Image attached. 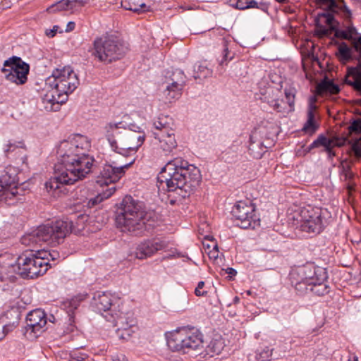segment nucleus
Returning <instances> with one entry per match:
<instances>
[{
	"label": "nucleus",
	"mask_w": 361,
	"mask_h": 361,
	"mask_svg": "<svg viewBox=\"0 0 361 361\" xmlns=\"http://www.w3.org/2000/svg\"><path fill=\"white\" fill-rule=\"evenodd\" d=\"M94 162L92 157L80 153L70 142L63 140L57 149L54 176L46 182V190L53 196H59L63 192L62 188L64 185L74 184L90 173Z\"/></svg>",
	"instance_id": "1"
},
{
	"label": "nucleus",
	"mask_w": 361,
	"mask_h": 361,
	"mask_svg": "<svg viewBox=\"0 0 361 361\" xmlns=\"http://www.w3.org/2000/svg\"><path fill=\"white\" fill-rule=\"evenodd\" d=\"M158 179L164 183L169 192H176L182 198L188 197L199 185L200 169L181 157L169 161L161 169Z\"/></svg>",
	"instance_id": "2"
},
{
	"label": "nucleus",
	"mask_w": 361,
	"mask_h": 361,
	"mask_svg": "<svg viewBox=\"0 0 361 361\" xmlns=\"http://www.w3.org/2000/svg\"><path fill=\"white\" fill-rule=\"evenodd\" d=\"M150 217L151 214L145 211L142 202L126 195L118 208L116 224L123 231L140 235L148 229L147 226H151V224H147Z\"/></svg>",
	"instance_id": "3"
},
{
	"label": "nucleus",
	"mask_w": 361,
	"mask_h": 361,
	"mask_svg": "<svg viewBox=\"0 0 361 361\" xmlns=\"http://www.w3.org/2000/svg\"><path fill=\"white\" fill-rule=\"evenodd\" d=\"M291 285L300 295L309 290L317 295H324L329 292L326 284L328 276L326 269L307 263L291 269L289 274Z\"/></svg>",
	"instance_id": "4"
},
{
	"label": "nucleus",
	"mask_w": 361,
	"mask_h": 361,
	"mask_svg": "<svg viewBox=\"0 0 361 361\" xmlns=\"http://www.w3.org/2000/svg\"><path fill=\"white\" fill-rule=\"evenodd\" d=\"M75 231L73 219H59L50 224L39 226L35 231L25 235L21 238V243L31 247L40 245L42 242L56 245L62 243L69 233Z\"/></svg>",
	"instance_id": "5"
},
{
	"label": "nucleus",
	"mask_w": 361,
	"mask_h": 361,
	"mask_svg": "<svg viewBox=\"0 0 361 361\" xmlns=\"http://www.w3.org/2000/svg\"><path fill=\"white\" fill-rule=\"evenodd\" d=\"M48 270L44 259L36 253L23 255L14 263H7L0 266V281L14 282L15 274L23 278L34 279L44 274Z\"/></svg>",
	"instance_id": "6"
},
{
	"label": "nucleus",
	"mask_w": 361,
	"mask_h": 361,
	"mask_svg": "<svg viewBox=\"0 0 361 361\" xmlns=\"http://www.w3.org/2000/svg\"><path fill=\"white\" fill-rule=\"evenodd\" d=\"M166 342L170 350L183 354L200 353L204 348L203 334L193 326H184L168 333Z\"/></svg>",
	"instance_id": "7"
},
{
	"label": "nucleus",
	"mask_w": 361,
	"mask_h": 361,
	"mask_svg": "<svg viewBox=\"0 0 361 361\" xmlns=\"http://www.w3.org/2000/svg\"><path fill=\"white\" fill-rule=\"evenodd\" d=\"M46 85L54 90L51 101L63 103L68 94L72 93L79 85L77 74L71 66L56 68L46 80Z\"/></svg>",
	"instance_id": "8"
},
{
	"label": "nucleus",
	"mask_w": 361,
	"mask_h": 361,
	"mask_svg": "<svg viewBox=\"0 0 361 361\" xmlns=\"http://www.w3.org/2000/svg\"><path fill=\"white\" fill-rule=\"evenodd\" d=\"M127 51L128 47L115 34L106 33L96 37L93 42L92 55L104 63H111L122 59Z\"/></svg>",
	"instance_id": "9"
},
{
	"label": "nucleus",
	"mask_w": 361,
	"mask_h": 361,
	"mask_svg": "<svg viewBox=\"0 0 361 361\" xmlns=\"http://www.w3.org/2000/svg\"><path fill=\"white\" fill-rule=\"evenodd\" d=\"M295 224L302 231L309 233H320L326 226V220L321 208L310 205L301 208L293 216Z\"/></svg>",
	"instance_id": "10"
},
{
	"label": "nucleus",
	"mask_w": 361,
	"mask_h": 361,
	"mask_svg": "<svg viewBox=\"0 0 361 361\" xmlns=\"http://www.w3.org/2000/svg\"><path fill=\"white\" fill-rule=\"evenodd\" d=\"M1 71L5 78L18 85H24L27 81L30 66L18 56H12L4 63Z\"/></svg>",
	"instance_id": "11"
},
{
	"label": "nucleus",
	"mask_w": 361,
	"mask_h": 361,
	"mask_svg": "<svg viewBox=\"0 0 361 361\" xmlns=\"http://www.w3.org/2000/svg\"><path fill=\"white\" fill-rule=\"evenodd\" d=\"M17 180L16 169L6 168L5 173L0 177V202L5 201L10 204L9 200L20 195L19 190L22 189L16 185Z\"/></svg>",
	"instance_id": "12"
},
{
	"label": "nucleus",
	"mask_w": 361,
	"mask_h": 361,
	"mask_svg": "<svg viewBox=\"0 0 361 361\" xmlns=\"http://www.w3.org/2000/svg\"><path fill=\"white\" fill-rule=\"evenodd\" d=\"M145 140V134L141 131L126 130L123 137L120 139L118 150L115 152L126 156L128 153L135 152L141 147Z\"/></svg>",
	"instance_id": "13"
},
{
	"label": "nucleus",
	"mask_w": 361,
	"mask_h": 361,
	"mask_svg": "<svg viewBox=\"0 0 361 361\" xmlns=\"http://www.w3.org/2000/svg\"><path fill=\"white\" fill-rule=\"evenodd\" d=\"M352 45L355 51L359 53L358 63L355 67L348 68L345 82L361 92V35L358 37L354 36Z\"/></svg>",
	"instance_id": "14"
},
{
	"label": "nucleus",
	"mask_w": 361,
	"mask_h": 361,
	"mask_svg": "<svg viewBox=\"0 0 361 361\" xmlns=\"http://www.w3.org/2000/svg\"><path fill=\"white\" fill-rule=\"evenodd\" d=\"M168 243L162 238H155L140 242L136 247L135 256L144 259L152 256L157 252L167 248Z\"/></svg>",
	"instance_id": "15"
},
{
	"label": "nucleus",
	"mask_w": 361,
	"mask_h": 361,
	"mask_svg": "<svg viewBox=\"0 0 361 361\" xmlns=\"http://www.w3.org/2000/svg\"><path fill=\"white\" fill-rule=\"evenodd\" d=\"M47 323V317L44 310L36 309L30 312L26 317V334H33L37 337L44 331L43 328Z\"/></svg>",
	"instance_id": "16"
},
{
	"label": "nucleus",
	"mask_w": 361,
	"mask_h": 361,
	"mask_svg": "<svg viewBox=\"0 0 361 361\" xmlns=\"http://www.w3.org/2000/svg\"><path fill=\"white\" fill-rule=\"evenodd\" d=\"M134 159L129 163L118 164L113 161L111 164L104 165L100 171L101 178L104 179V183L108 185L111 183H116L124 176L126 170L133 163Z\"/></svg>",
	"instance_id": "17"
},
{
	"label": "nucleus",
	"mask_w": 361,
	"mask_h": 361,
	"mask_svg": "<svg viewBox=\"0 0 361 361\" xmlns=\"http://www.w3.org/2000/svg\"><path fill=\"white\" fill-rule=\"evenodd\" d=\"M104 134L111 149L118 150L120 139L123 137L126 128L123 122H109L104 126Z\"/></svg>",
	"instance_id": "18"
},
{
	"label": "nucleus",
	"mask_w": 361,
	"mask_h": 361,
	"mask_svg": "<svg viewBox=\"0 0 361 361\" xmlns=\"http://www.w3.org/2000/svg\"><path fill=\"white\" fill-rule=\"evenodd\" d=\"M114 320L117 325L121 326L116 331L117 337L121 340H128L135 332V329H136L133 315L130 313L126 314L121 313L116 316Z\"/></svg>",
	"instance_id": "19"
},
{
	"label": "nucleus",
	"mask_w": 361,
	"mask_h": 361,
	"mask_svg": "<svg viewBox=\"0 0 361 361\" xmlns=\"http://www.w3.org/2000/svg\"><path fill=\"white\" fill-rule=\"evenodd\" d=\"M114 297L108 292H97L94 294L91 305L95 311L102 314L103 312H111Z\"/></svg>",
	"instance_id": "20"
},
{
	"label": "nucleus",
	"mask_w": 361,
	"mask_h": 361,
	"mask_svg": "<svg viewBox=\"0 0 361 361\" xmlns=\"http://www.w3.org/2000/svg\"><path fill=\"white\" fill-rule=\"evenodd\" d=\"M235 225L241 228H248V205L243 200L238 201L232 209Z\"/></svg>",
	"instance_id": "21"
},
{
	"label": "nucleus",
	"mask_w": 361,
	"mask_h": 361,
	"mask_svg": "<svg viewBox=\"0 0 361 361\" xmlns=\"http://www.w3.org/2000/svg\"><path fill=\"white\" fill-rule=\"evenodd\" d=\"M155 140H157L159 147L163 151L165 155L171 153L177 147V142L175 137L174 131L162 133L161 132L154 133Z\"/></svg>",
	"instance_id": "22"
},
{
	"label": "nucleus",
	"mask_w": 361,
	"mask_h": 361,
	"mask_svg": "<svg viewBox=\"0 0 361 361\" xmlns=\"http://www.w3.org/2000/svg\"><path fill=\"white\" fill-rule=\"evenodd\" d=\"M319 1L321 4L325 5L329 11L341 13L345 19H350L351 18V11L343 0L339 1H336V0Z\"/></svg>",
	"instance_id": "23"
},
{
	"label": "nucleus",
	"mask_w": 361,
	"mask_h": 361,
	"mask_svg": "<svg viewBox=\"0 0 361 361\" xmlns=\"http://www.w3.org/2000/svg\"><path fill=\"white\" fill-rule=\"evenodd\" d=\"M232 43H228L227 41L223 42V50L221 56L218 58L219 66L216 71L219 74L222 75L224 73L225 68L229 61L233 59L235 53L231 50Z\"/></svg>",
	"instance_id": "24"
},
{
	"label": "nucleus",
	"mask_w": 361,
	"mask_h": 361,
	"mask_svg": "<svg viewBox=\"0 0 361 361\" xmlns=\"http://www.w3.org/2000/svg\"><path fill=\"white\" fill-rule=\"evenodd\" d=\"M166 83L170 86L184 87L186 83V76L184 72L179 68L168 71L166 74Z\"/></svg>",
	"instance_id": "25"
},
{
	"label": "nucleus",
	"mask_w": 361,
	"mask_h": 361,
	"mask_svg": "<svg viewBox=\"0 0 361 361\" xmlns=\"http://www.w3.org/2000/svg\"><path fill=\"white\" fill-rule=\"evenodd\" d=\"M74 147L75 149H78V152L82 154H87V151L91 147V142L89 138L80 134H75L72 135L67 140Z\"/></svg>",
	"instance_id": "26"
},
{
	"label": "nucleus",
	"mask_w": 361,
	"mask_h": 361,
	"mask_svg": "<svg viewBox=\"0 0 361 361\" xmlns=\"http://www.w3.org/2000/svg\"><path fill=\"white\" fill-rule=\"evenodd\" d=\"M155 131L154 133L161 132L162 133H166L167 132L174 131L173 129L172 118L168 116L160 115L153 123Z\"/></svg>",
	"instance_id": "27"
},
{
	"label": "nucleus",
	"mask_w": 361,
	"mask_h": 361,
	"mask_svg": "<svg viewBox=\"0 0 361 361\" xmlns=\"http://www.w3.org/2000/svg\"><path fill=\"white\" fill-rule=\"evenodd\" d=\"M59 356L60 357L59 361H91L90 357L86 353L78 350L71 353L61 352Z\"/></svg>",
	"instance_id": "28"
},
{
	"label": "nucleus",
	"mask_w": 361,
	"mask_h": 361,
	"mask_svg": "<svg viewBox=\"0 0 361 361\" xmlns=\"http://www.w3.org/2000/svg\"><path fill=\"white\" fill-rule=\"evenodd\" d=\"M183 88V87L166 85L163 92L165 99L170 103L178 100L182 96Z\"/></svg>",
	"instance_id": "29"
},
{
	"label": "nucleus",
	"mask_w": 361,
	"mask_h": 361,
	"mask_svg": "<svg viewBox=\"0 0 361 361\" xmlns=\"http://www.w3.org/2000/svg\"><path fill=\"white\" fill-rule=\"evenodd\" d=\"M334 31L335 36L336 37L350 40L351 42L353 41L354 36H357L358 35L356 27L352 24H348L345 29L335 28Z\"/></svg>",
	"instance_id": "30"
},
{
	"label": "nucleus",
	"mask_w": 361,
	"mask_h": 361,
	"mask_svg": "<svg viewBox=\"0 0 361 361\" xmlns=\"http://www.w3.org/2000/svg\"><path fill=\"white\" fill-rule=\"evenodd\" d=\"M121 6L135 13L145 11L147 6L142 0H121Z\"/></svg>",
	"instance_id": "31"
},
{
	"label": "nucleus",
	"mask_w": 361,
	"mask_h": 361,
	"mask_svg": "<svg viewBox=\"0 0 361 361\" xmlns=\"http://www.w3.org/2000/svg\"><path fill=\"white\" fill-rule=\"evenodd\" d=\"M115 191L116 188L114 187L109 188L106 191H104L102 193H99L95 197L87 199L86 205L89 208H92L97 204L102 202L104 200L109 198Z\"/></svg>",
	"instance_id": "32"
},
{
	"label": "nucleus",
	"mask_w": 361,
	"mask_h": 361,
	"mask_svg": "<svg viewBox=\"0 0 361 361\" xmlns=\"http://www.w3.org/2000/svg\"><path fill=\"white\" fill-rule=\"evenodd\" d=\"M193 77L197 79H204L212 76V70L207 67L206 62H199L194 66Z\"/></svg>",
	"instance_id": "33"
},
{
	"label": "nucleus",
	"mask_w": 361,
	"mask_h": 361,
	"mask_svg": "<svg viewBox=\"0 0 361 361\" xmlns=\"http://www.w3.org/2000/svg\"><path fill=\"white\" fill-rule=\"evenodd\" d=\"M78 3L77 0L70 1V0H61L59 2L52 4L47 8V11L49 13L58 11H63V10H71L75 6V4Z\"/></svg>",
	"instance_id": "34"
},
{
	"label": "nucleus",
	"mask_w": 361,
	"mask_h": 361,
	"mask_svg": "<svg viewBox=\"0 0 361 361\" xmlns=\"http://www.w3.org/2000/svg\"><path fill=\"white\" fill-rule=\"evenodd\" d=\"M39 257L44 259L47 267H51L56 264V261L59 258V253L56 250L52 251H37Z\"/></svg>",
	"instance_id": "35"
},
{
	"label": "nucleus",
	"mask_w": 361,
	"mask_h": 361,
	"mask_svg": "<svg viewBox=\"0 0 361 361\" xmlns=\"http://www.w3.org/2000/svg\"><path fill=\"white\" fill-rule=\"evenodd\" d=\"M317 90L319 93L329 92L330 94H335L339 92L338 85L331 81H325L320 83L317 87Z\"/></svg>",
	"instance_id": "36"
},
{
	"label": "nucleus",
	"mask_w": 361,
	"mask_h": 361,
	"mask_svg": "<svg viewBox=\"0 0 361 361\" xmlns=\"http://www.w3.org/2000/svg\"><path fill=\"white\" fill-rule=\"evenodd\" d=\"M337 56L341 60L349 61L353 58L352 49L345 42H342L338 47Z\"/></svg>",
	"instance_id": "37"
},
{
	"label": "nucleus",
	"mask_w": 361,
	"mask_h": 361,
	"mask_svg": "<svg viewBox=\"0 0 361 361\" xmlns=\"http://www.w3.org/2000/svg\"><path fill=\"white\" fill-rule=\"evenodd\" d=\"M16 320L13 321L12 322L6 323L5 324L1 329L2 331L0 332V341L2 340L7 334L12 331L18 324V314L16 312Z\"/></svg>",
	"instance_id": "38"
},
{
	"label": "nucleus",
	"mask_w": 361,
	"mask_h": 361,
	"mask_svg": "<svg viewBox=\"0 0 361 361\" xmlns=\"http://www.w3.org/2000/svg\"><path fill=\"white\" fill-rule=\"evenodd\" d=\"M208 350H207V353L209 354L210 353L214 354L221 353V350L224 348V343L221 340H212L207 345Z\"/></svg>",
	"instance_id": "39"
},
{
	"label": "nucleus",
	"mask_w": 361,
	"mask_h": 361,
	"mask_svg": "<svg viewBox=\"0 0 361 361\" xmlns=\"http://www.w3.org/2000/svg\"><path fill=\"white\" fill-rule=\"evenodd\" d=\"M264 102H267L273 109L279 113L285 112V108L283 106V101L279 99H269L265 96L263 99Z\"/></svg>",
	"instance_id": "40"
},
{
	"label": "nucleus",
	"mask_w": 361,
	"mask_h": 361,
	"mask_svg": "<svg viewBox=\"0 0 361 361\" xmlns=\"http://www.w3.org/2000/svg\"><path fill=\"white\" fill-rule=\"evenodd\" d=\"M272 351L273 349L269 347L258 350L256 353V359L258 361H269L271 359Z\"/></svg>",
	"instance_id": "41"
},
{
	"label": "nucleus",
	"mask_w": 361,
	"mask_h": 361,
	"mask_svg": "<svg viewBox=\"0 0 361 361\" xmlns=\"http://www.w3.org/2000/svg\"><path fill=\"white\" fill-rule=\"evenodd\" d=\"M314 99L311 98V101L308 104L307 112V121L311 123H318L316 119V111L317 106L314 103Z\"/></svg>",
	"instance_id": "42"
},
{
	"label": "nucleus",
	"mask_w": 361,
	"mask_h": 361,
	"mask_svg": "<svg viewBox=\"0 0 361 361\" xmlns=\"http://www.w3.org/2000/svg\"><path fill=\"white\" fill-rule=\"evenodd\" d=\"M284 93L286 99L287 100V103L288 104V106L290 107V110L293 111L294 109L296 90L294 87H289L288 88L285 89Z\"/></svg>",
	"instance_id": "43"
},
{
	"label": "nucleus",
	"mask_w": 361,
	"mask_h": 361,
	"mask_svg": "<svg viewBox=\"0 0 361 361\" xmlns=\"http://www.w3.org/2000/svg\"><path fill=\"white\" fill-rule=\"evenodd\" d=\"M317 142H318V145L323 146L325 148V151L328 153L331 152V148L333 146V142L331 140L327 138L324 135H319L317 138Z\"/></svg>",
	"instance_id": "44"
},
{
	"label": "nucleus",
	"mask_w": 361,
	"mask_h": 361,
	"mask_svg": "<svg viewBox=\"0 0 361 361\" xmlns=\"http://www.w3.org/2000/svg\"><path fill=\"white\" fill-rule=\"evenodd\" d=\"M319 123H311L306 121L302 126V131L306 135H312L319 129Z\"/></svg>",
	"instance_id": "45"
},
{
	"label": "nucleus",
	"mask_w": 361,
	"mask_h": 361,
	"mask_svg": "<svg viewBox=\"0 0 361 361\" xmlns=\"http://www.w3.org/2000/svg\"><path fill=\"white\" fill-rule=\"evenodd\" d=\"M90 216L85 214H80L78 215L75 219V224L77 227V230L80 231L84 228L85 224L89 221Z\"/></svg>",
	"instance_id": "46"
},
{
	"label": "nucleus",
	"mask_w": 361,
	"mask_h": 361,
	"mask_svg": "<svg viewBox=\"0 0 361 361\" xmlns=\"http://www.w3.org/2000/svg\"><path fill=\"white\" fill-rule=\"evenodd\" d=\"M350 133L355 134L361 133V118H357L353 121L348 128Z\"/></svg>",
	"instance_id": "47"
},
{
	"label": "nucleus",
	"mask_w": 361,
	"mask_h": 361,
	"mask_svg": "<svg viewBox=\"0 0 361 361\" xmlns=\"http://www.w3.org/2000/svg\"><path fill=\"white\" fill-rule=\"evenodd\" d=\"M231 4L240 10L248 8V0H232Z\"/></svg>",
	"instance_id": "48"
},
{
	"label": "nucleus",
	"mask_w": 361,
	"mask_h": 361,
	"mask_svg": "<svg viewBox=\"0 0 361 361\" xmlns=\"http://www.w3.org/2000/svg\"><path fill=\"white\" fill-rule=\"evenodd\" d=\"M259 8L263 11L268 9V6L265 4L258 3L255 0H250V8Z\"/></svg>",
	"instance_id": "49"
},
{
	"label": "nucleus",
	"mask_w": 361,
	"mask_h": 361,
	"mask_svg": "<svg viewBox=\"0 0 361 361\" xmlns=\"http://www.w3.org/2000/svg\"><path fill=\"white\" fill-rule=\"evenodd\" d=\"M204 286V281H200L197 283V287L195 289V294L200 297V296H205L207 294V291L205 290H201Z\"/></svg>",
	"instance_id": "50"
},
{
	"label": "nucleus",
	"mask_w": 361,
	"mask_h": 361,
	"mask_svg": "<svg viewBox=\"0 0 361 361\" xmlns=\"http://www.w3.org/2000/svg\"><path fill=\"white\" fill-rule=\"evenodd\" d=\"M260 219L257 217L255 214L250 216V228H255L256 226H259Z\"/></svg>",
	"instance_id": "51"
},
{
	"label": "nucleus",
	"mask_w": 361,
	"mask_h": 361,
	"mask_svg": "<svg viewBox=\"0 0 361 361\" xmlns=\"http://www.w3.org/2000/svg\"><path fill=\"white\" fill-rule=\"evenodd\" d=\"M353 150L357 157H361V140H356L352 146Z\"/></svg>",
	"instance_id": "52"
},
{
	"label": "nucleus",
	"mask_w": 361,
	"mask_h": 361,
	"mask_svg": "<svg viewBox=\"0 0 361 361\" xmlns=\"http://www.w3.org/2000/svg\"><path fill=\"white\" fill-rule=\"evenodd\" d=\"M16 148L17 145L9 141L4 147V152L6 154H8L10 152L14 151Z\"/></svg>",
	"instance_id": "53"
},
{
	"label": "nucleus",
	"mask_w": 361,
	"mask_h": 361,
	"mask_svg": "<svg viewBox=\"0 0 361 361\" xmlns=\"http://www.w3.org/2000/svg\"><path fill=\"white\" fill-rule=\"evenodd\" d=\"M58 29H59V26L54 25L52 29L47 30L45 32V34L49 38L54 37L56 35V34L58 31Z\"/></svg>",
	"instance_id": "54"
},
{
	"label": "nucleus",
	"mask_w": 361,
	"mask_h": 361,
	"mask_svg": "<svg viewBox=\"0 0 361 361\" xmlns=\"http://www.w3.org/2000/svg\"><path fill=\"white\" fill-rule=\"evenodd\" d=\"M326 17V23L327 24L333 29L334 30L335 28L334 27V23H335V19H334V17L333 16L332 14H330V13H327L326 15H325Z\"/></svg>",
	"instance_id": "55"
},
{
	"label": "nucleus",
	"mask_w": 361,
	"mask_h": 361,
	"mask_svg": "<svg viewBox=\"0 0 361 361\" xmlns=\"http://www.w3.org/2000/svg\"><path fill=\"white\" fill-rule=\"evenodd\" d=\"M225 272L228 275V277L230 278H232L237 274L236 270L231 267H228L226 269H225Z\"/></svg>",
	"instance_id": "56"
},
{
	"label": "nucleus",
	"mask_w": 361,
	"mask_h": 361,
	"mask_svg": "<svg viewBox=\"0 0 361 361\" xmlns=\"http://www.w3.org/2000/svg\"><path fill=\"white\" fill-rule=\"evenodd\" d=\"M75 24L74 22L70 21L67 23L66 31L71 32L75 29Z\"/></svg>",
	"instance_id": "57"
},
{
	"label": "nucleus",
	"mask_w": 361,
	"mask_h": 361,
	"mask_svg": "<svg viewBox=\"0 0 361 361\" xmlns=\"http://www.w3.org/2000/svg\"><path fill=\"white\" fill-rule=\"evenodd\" d=\"M113 361H128L125 355H121L113 357Z\"/></svg>",
	"instance_id": "58"
},
{
	"label": "nucleus",
	"mask_w": 361,
	"mask_h": 361,
	"mask_svg": "<svg viewBox=\"0 0 361 361\" xmlns=\"http://www.w3.org/2000/svg\"><path fill=\"white\" fill-rule=\"evenodd\" d=\"M70 305L71 307L73 308V309H75L76 310L78 308V307L79 306V301L78 300H75V299H73L71 302H70Z\"/></svg>",
	"instance_id": "59"
},
{
	"label": "nucleus",
	"mask_w": 361,
	"mask_h": 361,
	"mask_svg": "<svg viewBox=\"0 0 361 361\" xmlns=\"http://www.w3.org/2000/svg\"><path fill=\"white\" fill-rule=\"evenodd\" d=\"M318 142H317V139L314 140L308 147V151L310 152L311 149L318 147Z\"/></svg>",
	"instance_id": "60"
},
{
	"label": "nucleus",
	"mask_w": 361,
	"mask_h": 361,
	"mask_svg": "<svg viewBox=\"0 0 361 361\" xmlns=\"http://www.w3.org/2000/svg\"><path fill=\"white\" fill-rule=\"evenodd\" d=\"M47 320L54 323L55 321V317L51 314V315H50L49 318H47Z\"/></svg>",
	"instance_id": "61"
},
{
	"label": "nucleus",
	"mask_w": 361,
	"mask_h": 361,
	"mask_svg": "<svg viewBox=\"0 0 361 361\" xmlns=\"http://www.w3.org/2000/svg\"><path fill=\"white\" fill-rule=\"evenodd\" d=\"M348 361H358V359L356 356H353L349 358Z\"/></svg>",
	"instance_id": "62"
},
{
	"label": "nucleus",
	"mask_w": 361,
	"mask_h": 361,
	"mask_svg": "<svg viewBox=\"0 0 361 361\" xmlns=\"http://www.w3.org/2000/svg\"><path fill=\"white\" fill-rule=\"evenodd\" d=\"M9 315L13 316V314H12V312H6V313L5 314V315H4V316H5L6 318H8V316H9Z\"/></svg>",
	"instance_id": "63"
},
{
	"label": "nucleus",
	"mask_w": 361,
	"mask_h": 361,
	"mask_svg": "<svg viewBox=\"0 0 361 361\" xmlns=\"http://www.w3.org/2000/svg\"><path fill=\"white\" fill-rule=\"evenodd\" d=\"M250 208H252V211L255 212V206L253 204H250Z\"/></svg>",
	"instance_id": "64"
}]
</instances>
